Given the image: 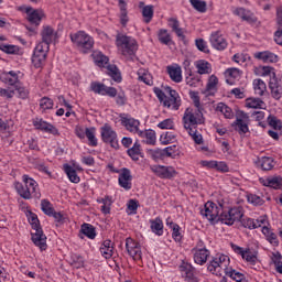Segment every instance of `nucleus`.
<instances>
[{
    "label": "nucleus",
    "instance_id": "7ed1b4c3",
    "mask_svg": "<svg viewBox=\"0 0 282 282\" xmlns=\"http://www.w3.org/2000/svg\"><path fill=\"white\" fill-rule=\"evenodd\" d=\"M230 268V257L224 253H217L207 264V270L216 276H224Z\"/></svg>",
    "mask_w": 282,
    "mask_h": 282
},
{
    "label": "nucleus",
    "instance_id": "20e7f679",
    "mask_svg": "<svg viewBox=\"0 0 282 282\" xmlns=\"http://www.w3.org/2000/svg\"><path fill=\"white\" fill-rule=\"evenodd\" d=\"M116 46L118 52L126 58H131V56L138 52V42L135 39L124 34H117Z\"/></svg>",
    "mask_w": 282,
    "mask_h": 282
},
{
    "label": "nucleus",
    "instance_id": "2f4dec72",
    "mask_svg": "<svg viewBox=\"0 0 282 282\" xmlns=\"http://www.w3.org/2000/svg\"><path fill=\"white\" fill-rule=\"evenodd\" d=\"M197 74L200 76L213 74V64L206 59H198L194 63Z\"/></svg>",
    "mask_w": 282,
    "mask_h": 282
},
{
    "label": "nucleus",
    "instance_id": "b1692460",
    "mask_svg": "<svg viewBox=\"0 0 282 282\" xmlns=\"http://www.w3.org/2000/svg\"><path fill=\"white\" fill-rule=\"evenodd\" d=\"M241 76H243V72H241L239 68L231 67L225 70L227 85H236L239 83V80H241Z\"/></svg>",
    "mask_w": 282,
    "mask_h": 282
},
{
    "label": "nucleus",
    "instance_id": "9b49d317",
    "mask_svg": "<svg viewBox=\"0 0 282 282\" xmlns=\"http://www.w3.org/2000/svg\"><path fill=\"white\" fill-rule=\"evenodd\" d=\"M250 124V116L243 111H238L236 116L235 122L231 124L239 133V135H246V133H250V128L248 127Z\"/></svg>",
    "mask_w": 282,
    "mask_h": 282
},
{
    "label": "nucleus",
    "instance_id": "0e129e2a",
    "mask_svg": "<svg viewBox=\"0 0 282 282\" xmlns=\"http://www.w3.org/2000/svg\"><path fill=\"white\" fill-rule=\"evenodd\" d=\"M140 204L137 199H130L127 204V213L128 215H138V208Z\"/></svg>",
    "mask_w": 282,
    "mask_h": 282
},
{
    "label": "nucleus",
    "instance_id": "aec40b11",
    "mask_svg": "<svg viewBox=\"0 0 282 282\" xmlns=\"http://www.w3.org/2000/svg\"><path fill=\"white\" fill-rule=\"evenodd\" d=\"M120 121L122 127L127 129L130 133H139L140 132V120L132 118L129 115H120Z\"/></svg>",
    "mask_w": 282,
    "mask_h": 282
},
{
    "label": "nucleus",
    "instance_id": "5fc2aeb1",
    "mask_svg": "<svg viewBox=\"0 0 282 282\" xmlns=\"http://www.w3.org/2000/svg\"><path fill=\"white\" fill-rule=\"evenodd\" d=\"M225 276H229V279H232V281L241 282L246 279V275L235 269L232 267H229V270H227V273H225Z\"/></svg>",
    "mask_w": 282,
    "mask_h": 282
},
{
    "label": "nucleus",
    "instance_id": "cd10ccee",
    "mask_svg": "<svg viewBox=\"0 0 282 282\" xmlns=\"http://www.w3.org/2000/svg\"><path fill=\"white\" fill-rule=\"evenodd\" d=\"M166 72L173 83H182V80H184V77L182 76V66H180V64L166 66Z\"/></svg>",
    "mask_w": 282,
    "mask_h": 282
},
{
    "label": "nucleus",
    "instance_id": "37998d69",
    "mask_svg": "<svg viewBox=\"0 0 282 282\" xmlns=\"http://www.w3.org/2000/svg\"><path fill=\"white\" fill-rule=\"evenodd\" d=\"M258 164L262 171H272L274 169V159L272 156H261Z\"/></svg>",
    "mask_w": 282,
    "mask_h": 282
},
{
    "label": "nucleus",
    "instance_id": "39448f33",
    "mask_svg": "<svg viewBox=\"0 0 282 282\" xmlns=\"http://www.w3.org/2000/svg\"><path fill=\"white\" fill-rule=\"evenodd\" d=\"M70 41L74 45H76L77 50L83 54H89L90 50H94L95 41L85 31H77L76 33H72Z\"/></svg>",
    "mask_w": 282,
    "mask_h": 282
},
{
    "label": "nucleus",
    "instance_id": "c9c22d12",
    "mask_svg": "<svg viewBox=\"0 0 282 282\" xmlns=\"http://www.w3.org/2000/svg\"><path fill=\"white\" fill-rule=\"evenodd\" d=\"M97 204H101L100 212L102 215H109L111 213V206L113 204V197L106 195L97 198Z\"/></svg>",
    "mask_w": 282,
    "mask_h": 282
},
{
    "label": "nucleus",
    "instance_id": "69168bd1",
    "mask_svg": "<svg viewBox=\"0 0 282 282\" xmlns=\"http://www.w3.org/2000/svg\"><path fill=\"white\" fill-rule=\"evenodd\" d=\"M41 208L44 212L45 215L48 217H52L54 207L52 206V203L47 199H42L41 200Z\"/></svg>",
    "mask_w": 282,
    "mask_h": 282
},
{
    "label": "nucleus",
    "instance_id": "c03bdc74",
    "mask_svg": "<svg viewBox=\"0 0 282 282\" xmlns=\"http://www.w3.org/2000/svg\"><path fill=\"white\" fill-rule=\"evenodd\" d=\"M257 75L258 76H269L270 80L271 78H276V73L274 72V67L271 66H259L256 68Z\"/></svg>",
    "mask_w": 282,
    "mask_h": 282
},
{
    "label": "nucleus",
    "instance_id": "0eeeda50",
    "mask_svg": "<svg viewBox=\"0 0 282 282\" xmlns=\"http://www.w3.org/2000/svg\"><path fill=\"white\" fill-rule=\"evenodd\" d=\"M231 250L235 251L236 254H239L248 265H257L259 263V251L250 248H242L235 243H231Z\"/></svg>",
    "mask_w": 282,
    "mask_h": 282
},
{
    "label": "nucleus",
    "instance_id": "603ef678",
    "mask_svg": "<svg viewBox=\"0 0 282 282\" xmlns=\"http://www.w3.org/2000/svg\"><path fill=\"white\" fill-rule=\"evenodd\" d=\"M159 154L161 158H174L177 156V145H170L167 148H164L163 150L159 151Z\"/></svg>",
    "mask_w": 282,
    "mask_h": 282
},
{
    "label": "nucleus",
    "instance_id": "393cba45",
    "mask_svg": "<svg viewBox=\"0 0 282 282\" xmlns=\"http://www.w3.org/2000/svg\"><path fill=\"white\" fill-rule=\"evenodd\" d=\"M137 135L141 139L143 144H149L150 147H154L158 142V137L154 130H139Z\"/></svg>",
    "mask_w": 282,
    "mask_h": 282
},
{
    "label": "nucleus",
    "instance_id": "c85d7f7f",
    "mask_svg": "<svg viewBox=\"0 0 282 282\" xmlns=\"http://www.w3.org/2000/svg\"><path fill=\"white\" fill-rule=\"evenodd\" d=\"M261 232L263 237L265 238V241L270 243V246H273V248H279V236L274 232V230L268 226H263L261 228Z\"/></svg>",
    "mask_w": 282,
    "mask_h": 282
},
{
    "label": "nucleus",
    "instance_id": "dca6fc26",
    "mask_svg": "<svg viewBox=\"0 0 282 282\" xmlns=\"http://www.w3.org/2000/svg\"><path fill=\"white\" fill-rule=\"evenodd\" d=\"M90 89L94 94H98L99 96H109V98H116V96H118V89L106 86L99 82H93Z\"/></svg>",
    "mask_w": 282,
    "mask_h": 282
},
{
    "label": "nucleus",
    "instance_id": "774afa93",
    "mask_svg": "<svg viewBox=\"0 0 282 282\" xmlns=\"http://www.w3.org/2000/svg\"><path fill=\"white\" fill-rule=\"evenodd\" d=\"M189 3L193 6L194 9L197 10V12H206V1L202 0H189Z\"/></svg>",
    "mask_w": 282,
    "mask_h": 282
},
{
    "label": "nucleus",
    "instance_id": "2eb2a0df",
    "mask_svg": "<svg viewBox=\"0 0 282 282\" xmlns=\"http://www.w3.org/2000/svg\"><path fill=\"white\" fill-rule=\"evenodd\" d=\"M126 250L133 261H142V246L133 238L126 239Z\"/></svg>",
    "mask_w": 282,
    "mask_h": 282
},
{
    "label": "nucleus",
    "instance_id": "72a5a7b5",
    "mask_svg": "<svg viewBox=\"0 0 282 282\" xmlns=\"http://www.w3.org/2000/svg\"><path fill=\"white\" fill-rule=\"evenodd\" d=\"M269 89H270L271 96H272V98H274V100H281V98H282V87L279 84L278 78L269 79Z\"/></svg>",
    "mask_w": 282,
    "mask_h": 282
},
{
    "label": "nucleus",
    "instance_id": "f8f14e48",
    "mask_svg": "<svg viewBox=\"0 0 282 282\" xmlns=\"http://www.w3.org/2000/svg\"><path fill=\"white\" fill-rule=\"evenodd\" d=\"M150 170L161 180H173L177 176V170L171 165H150Z\"/></svg>",
    "mask_w": 282,
    "mask_h": 282
},
{
    "label": "nucleus",
    "instance_id": "5701e85b",
    "mask_svg": "<svg viewBox=\"0 0 282 282\" xmlns=\"http://www.w3.org/2000/svg\"><path fill=\"white\" fill-rule=\"evenodd\" d=\"M119 186L124 188V191H131L133 184L131 183L133 176H131V171L129 169H122L119 173Z\"/></svg>",
    "mask_w": 282,
    "mask_h": 282
},
{
    "label": "nucleus",
    "instance_id": "052dcab7",
    "mask_svg": "<svg viewBox=\"0 0 282 282\" xmlns=\"http://www.w3.org/2000/svg\"><path fill=\"white\" fill-rule=\"evenodd\" d=\"M268 124L271 127V129H274V131H281L282 129L281 120L272 115L268 117Z\"/></svg>",
    "mask_w": 282,
    "mask_h": 282
},
{
    "label": "nucleus",
    "instance_id": "1a4fd4ad",
    "mask_svg": "<svg viewBox=\"0 0 282 282\" xmlns=\"http://www.w3.org/2000/svg\"><path fill=\"white\" fill-rule=\"evenodd\" d=\"M18 10L26 14V21H29V23L32 25H41V21L45 19V11L42 9H34L32 7L22 6L19 7Z\"/></svg>",
    "mask_w": 282,
    "mask_h": 282
},
{
    "label": "nucleus",
    "instance_id": "f03ea898",
    "mask_svg": "<svg viewBox=\"0 0 282 282\" xmlns=\"http://www.w3.org/2000/svg\"><path fill=\"white\" fill-rule=\"evenodd\" d=\"M22 183L15 182V191L22 197V199H32V197H35L39 199L41 197V189L39 188V183L30 177V175L24 174L22 175Z\"/></svg>",
    "mask_w": 282,
    "mask_h": 282
},
{
    "label": "nucleus",
    "instance_id": "412c9836",
    "mask_svg": "<svg viewBox=\"0 0 282 282\" xmlns=\"http://www.w3.org/2000/svg\"><path fill=\"white\" fill-rule=\"evenodd\" d=\"M209 43L214 50H218L219 52H223V50H226L228 47V42L226 41V37L221 34V31H214L212 32L209 36Z\"/></svg>",
    "mask_w": 282,
    "mask_h": 282
},
{
    "label": "nucleus",
    "instance_id": "ddd939ff",
    "mask_svg": "<svg viewBox=\"0 0 282 282\" xmlns=\"http://www.w3.org/2000/svg\"><path fill=\"white\" fill-rule=\"evenodd\" d=\"M101 140L106 144H110L112 149H118L120 144L118 143V133H116V130L111 128L109 124H105L101 127Z\"/></svg>",
    "mask_w": 282,
    "mask_h": 282
},
{
    "label": "nucleus",
    "instance_id": "bb28decb",
    "mask_svg": "<svg viewBox=\"0 0 282 282\" xmlns=\"http://www.w3.org/2000/svg\"><path fill=\"white\" fill-rule=\"evenodd\" d=\"M260 184H262V186H267L269 188H274L275 191H279L282 188V176L261 177Z\"/></svg>",
    "mask_w": 282,
    "mask_h": 282
},
{
    "label": "nucleus",
    "instance_id": "de8ad7c7",
    "mask_svg": "<svg viewBox=\"0 0 282 282\" xmlns=\"http://www.w3.org/2000/svg\"><path fill=\"white\" fill-rule=\"evenodd\" d=\"M158 39L162 45H171V43H173L171 33H169V30H165V29H160L158 31Z\"/></svg>",
    "mask_w": 282,
    "mask_h": 282
},
{
    "label": "nucleus",
    "instance_id": "338daca9",
    "mask_svg": "<svg viewBox=\"0 0 282 282\" xmlns=\"http://www.w3.org/2000/svg\"><path fill=\"white\" fill-rule=\"evenodd\" d=\"M176 139L175 134L173 132H165L161 134L160 142L162 144H171Z\"/></svg>",
    "mask_w": 282,
    "mask_h": 282
},
{
    "label": "nucleus",
    "instance_id": "4be33fe9",
    "mask_svg": "<svg viewBox=\"0 0 282 282\" xmlns=\"http://www.w3.org/2000/svg\"><path fill=\"white\" fill-rule=\"evenodd\" d=\"M31 239L34 246L40 248L41 252L47 250V236H45L43 229H35V232L31 234Z\"/></svg>",
    "mask_w": 282,
    "mask_h": 282
},
{
    "label": "nucleus",
    "instance_id": "4d7b16f0",
    "mask_svg": "<svg viewBox=\"0 0 282 282\" xmlns=\"http://www.w3.org/2000/svg\"><path fill=\"white\" fill-rule=\"evenodd\" d=\"M40 109H41L42 112H45L50 109H54V100H52L48 97H43L40 100Z\"/></svg>",
    "mask_w": 282,
    "mask_h": 282
},
{
    "label": "nucleus",
    "instance_id": "4468645a",
    "mask_svg": "<svg viewBox=\"0 0 282 282\" xmlns=\"http://www.w3.org/2000/svg\"><path fill=\"white\" fill-rule=\"evenodd\" d=\"M34 129L43 131L44 133H51V135H61L58 128L51 122L45 121L43 118H34L32 121Z\"/></svg>",
    "mask_w": 282,
    "mask_h": 282
},
{
    "label": "nucleus",
    "instance_id": "a878e982",
    "mask_svg": "<svg viewBox=\"0 0 282 282\" xmlns=\"http://www.w3.org/2000/svg\"><path fill=\"white\" fill-rule=\"evenodd\" d=\"M0 80L4 85H9L10 87H17L19 85V73L14 70L4 72L0 75Z\"/></svg>",
    "mask_w": 282,
    "mask_h": 282
},
{
    "label": "nucleus",
    "instance_id": "f3484780",
    "mask_svg": "<svg viewBox=\"0 0 282 282\" xmlns=\"http://www.w3.org/2000/svg\"><path fill=\"white\" fill-rule=\"evenodd\" d=\"M163 105L167 109L177 111V109L182 107V97H180V94L176 90L169 88V96L167 97L165 96V99L163 100Z\"/></svg>",
    "mask_w": 282,
    "mask_h": 282
},
{
    "label": "nucleus",
    "instance_id": "13d9d810",
    "mask_svg": "<svg viewBox=\"0 0 282 282\" xmlns=\"http://www.w3.org/2000/svg\"><path fill=\"white\" fill-rule=\"evenodd\" d=\"M185 83L188 87H197L199 83H202V78L198 75L189 73L188 76L185 77Z\"/></svg>",
    "mask_w": 282,
    "mask_h": 282
},
{
    "label": "nucleus",
    "instance_id": "4c0bfd02",
    "mask_svg": "<svg viewBox=\"0 0 282 282\" xmlns=\"http://www.w3.org/2000/svg\"><path fill=\"white\" fill-rule=\"evenodd\" d=\"M99 250L104 259H111L113 257V242L111 240H105Z\"/></svg>",
    "mask_w": 282,
    "mask_h": 282
},
{
    "label": "nucleus",
    "instance_id": "09e8293b",
    "mask_svg": "<svg viewBox=\"0 0 282 282\" xmlns=\"http://www.w3.org/2000/svg\"><path fill=\"white\" fill-rule=\"evenodd\" d=\"M252 85L256 96H263V94L268 91V86L265 85V82H263L262 79H254Z\"/></svg>",
    "mask_w": 282,
    "mask_h": 282
},
{
    "label": "nucleus",
    "instance_id": "3c124183",
    "mask_svg": "<svg viewBox=\"0 0 282 282\" xmlns=\"http://www.w3.org/2000/svg\"><path fill=\"white\" fill-rule=\"evenodd\" d=\"M108 75L115 80V83H122V75L116 65L107 66Z\"/></svg>",
    "mask_w": 282,
    "mask_h": 282
},
{
    "label": "nucleus",
    "instance_id": "79ce46f5",
    "mask_svg": "<svg viewBox=\"0 0 282 282\" xmlns=\"http://www.w3.org/2000/svg\"><path fill=\"white\" fill-rule=\"evenodd\" d=\"M119 8H120V23L123 28H127V23H129V13L127 12V2L124 0H119Z\"/></svg>",
    "mask_w": 282,
    "mask_h": 282
},
{
    "label": "nucleus",
    "instance_id": "9d476101",
    "mask_svg": "<svg viewBox=\"0 0 282 282\" xmlns=\"http://www.w3.org/2000/svg\"><path fill=\"white\" fill-rule=\"evenodd\" d=\"M243 217V207H232L229 210H223L220 214V221L226 226H232L235 221H241Z\"/></svg>",
    "mask_w": 282,
    "mask_h": 282
},
{
    "label": "nucleus",
    "instance_id": "e433bc0d",
    "mask_svg": "<svg viewBox=\"0 0 282 282\" xmlns=\"http://www.w3.org/2000/svg\"><path fill=\"white\" fill-rule=\"evenodd\" d=\"M150 228L156 237H162V235H164V221H162V218L160 217L150 219Z\"/></svg>",
    "mask_w": 282,
    "mask_h": 282
},
{
    "label": "nucleus",
    "instance_id": "864d4df0",
    "mask_svg": "<svg viewBox=\"0 0 282 282\" xmlns=\"http://www.w3.org/2000/svg\"><path fill=\"white\" fill-rule=\"evenodd\" d=\"M86 138L89 147H98V139L96 138V129L94 127L86 128Z\"/></svg>",
    "mask_w": 282,
    "mask_h": 282
},
{
    "label": "nucleus",
    "instance_id": "bf43d9fd",
    "mask_svg": "<svg viewBox=\"0 0 282 282\" xmlns=\"http://www.w3.org/2000/svg\"><path fill=\"white\" fill-rule=\"evenodd\" d=\"M247 202L252 204V206H263L265 204V200H263V198L257 194H248Z\"/></svg>",
    "mask_w": 282,
    "mask_h": 282
},
{
    "label": "nucleus",
    "instance_id": "6e6d98bb",
    "mask_svg": "<svg viewBox=\"0 0 282 282\" xmlns=\"http://www.w3.org/2000/svg\"><path fill=\"white\" fill-rule=\"evenodd\" d=\"M82 232L87 237L88 239H96V228L93 227L90 224H84L82 225Z\"/></svg>",
    "mask_w": 282,
    "mask_h": 282
},
{
    "label": "nucleus",
    "instance_id": "f257e3e1",
    "mask_svg": "<svg viewBox=\"0 0 282 282\" xmlns=\"http://www.w3.org/2000/svg\"><path fill=\"white\" fill-rule=\"evenodd\" d=\"M182 122L185 131L192 137L195 144H204V137L197 130L199 124H204V113L199 109L187 108L184 111Z\"/></svg>",
    "mask_w": 282,
    "mask_h": 282
},
{
    "label": "nucleus",
    "instance_id": "f704fd0d",
    "mask_svg": "<svg viewBox=\"0 0 282 282\" xmlns=\"http://www.w3.org/2000/svg\"><path fill=\"white\" fill-rule=\"evenodd\" d=\"M245 107L247 109H267L268 105L261 98L249 97L245 100Z\"/></svg>",
    "mask_w": 282,
    "mask_h": 282
},
{
    "label": "nucleus",
    "instance_id": "ea45409f",
    "mask_svg": "<svg viewBox=\"0 0 282 282\" xmlns=\"http://www.w3.org/2000/svg\"><path fill=\"white\" fill-rule=\"evenodd\" d=\"M217 85H219V78L217 75H210L206 84V93L209 96H214L217 93Z\"/></svg>",
    "mask_w": 282,
    "mask_h": 282
},
{
    "label": "nucleus",
    "instance_id": "8fccbe9b",
    "mask_svg": "<svg viewBox=\"0 0 282 282\" xmlns=\"http://www.w3.org/2000/svg\"><path fill=\"white\" fill-rule=\"evenodd\" d=\"M271 261L273 265L275 267V271L279 274H282V254L279 251L271 253Z\"/></svg>",
    "mask_w": 282,
    "mask_h": 282
},
{
    "label": "nucleus",
    "instance_id": "7c9ffc66",
    "mask_svg": "<svg viewBox=\"0 0 282 282\" xmlns=\"http://www.w3.org/2000/svg\"><path fill=\"white\" fill-rule=\"evenodd\" d=\"M253 57L257 61H262V63H279V55L270 51L256 52Z\"/></svg>",
    "mask_w": 282,
    "mask_h": 282
},
{
    "label": "nucleus",
    "instance_id": "49530a36",
    "mask_svg": "<svg viewBox=\"0 0 282 282\" xmlns=\"http://www.w3.org/2000/svg\"><path fill=\"white\" fill-rule=\"evenodd\" d=\"M216 111H218V113H221L223 116H225V118L227 119H232L235 118V112H232V108L228 107L226 104L224 102H219L216 107Z\"/></svg>",
    "mask_w": 282,
    "mask_h": 282
},
{
    "label": "nucleus",
    "instance_id": "a19ab883",
    "mask_svg": "<svg viewBox=\"0 0 282 282\" xmlns=\"http://www.w3.org/2000/svg\"><path fill=\"white\" fill-rule=\"evenodd\" d=\"M137 75L138 80L144 83V85H149L150 87L153 85V75H151L147 68H140Z\"/></svg>",
    "mask_w": 282,
    "mask_h": 282
},
{
    "label": "nucleus",
    "instance_id": "6ab92c4d",
    "mask_svg": "<svg viewBox=\"0 0 282 282\" xmlns=\"http://www.w3.org/2000/svg\"><path fill=\"white\" fill-rule=\"evenodd\" d=\"M194 263L197 265H205L206 261H208V257H210V251L206 249V247H202L197 245L192 249Z\"/></svg>",
    "mask_w": 282,
    "mask_h": 282
},
{
    "label": "nucleus",
    "instance_id": "6e6552de",
    "mask_svg": "<svg viewBox=\"0 0 282 282\" xmlns=\"http://www.w3.org/2000/svg\"><path fill=\"white\" fill-rule=\"evenodd\" d=\"M47 52H50V45L47 43L40 42L36 44L32 55V65L36 69H41V67L45 65Z\"/></svg>",
    "mask_w": 282,
    "mask_h": 282
},
{
    "label": "nucleus",
    "instance_id": "e2e57ef3",
    "mask_svg": "<svg viewBox=\"0 0 282 282\" xmlns=\"http://www.w3.org/2000/svg\"><path fill=\"white\" fill-rule=\"evenodd\" d=\"M128 155L133 160H139L140 158V142L135 141L133 147L128 149Z\"/></svg>",
    "mask_w": 282,
    "mask_h": 282
},
{
    "label": "nucleus",
    "instance_id": "473e14b6",
    "mask_svg": "<svg viewBox=\"0 0 282 282\" xmlns=\"http://www.w3.org/2000/svg\"><path fill=\"white\" fill-rule=\"evenodd\" d=\"M139 8L141 10L143 21L145 23H151V21H153V14L155 12L154 7L152 4L145 6L144 2H139Z\"/></svg>",
    "mask_w": 282,
    "mask_h": 282
},
{
    "label": "nucleus",
    "instance_id": "a211bd4d",
    "mask_svg": "<svg viewBox=\"0 0 282 282\" xmlns=\"http://www.w3.org/2000/svg\"><path fill=\"white\" fill-rule=\"evenodd\" d=\"M232 14L235 17H238V19H241V21H246V23H249L250 25H254L259 21L257 15H254L253 12L250 11V9H246L243 7H237L232 10Z\"/></svg>",
    "mask_w": 282,
    "mask_h": 282
},
{
    "label": "nucleus",
    "instance_id": "a18cd8bd",
    "mask_svg": "<svg viewBox=\"0 0 282 282\" xmlns=\"http://www.w3.org/2000/svg\"><path fill=\"white\" fill-rule=\"evenodd\" d=\"M64 171H65L69 182H72L73 184H78L80 182V176H78V174L76 173V170H74V167H72V165L65 164Z\"/></svg>",
    "mask_w": 282,
    "mask_h": 282
},
{
    "label": "nucleus",
    "instance_id": "58836bf2",
    "mask_svg": "<svg viewBox=\"0 0 282 282\" xmlns=\"http://www.w3.org/2000/svg\"><path fill=\"white\" fill-rule=\"evenodd\" d=\"M93 61L97 67H105L106 65H109V57H107L102 52L100 51H94L93 54Z\"/></svg>",
    "mask_w": 282,
    "mask_h": 282
},
{
    "label": "nucleus",
    "instance_id": "680f3d73",
    "mask_svg": "<svg viewBox=\"0 0 282 282\" xmlns=\"http://www.w3.org/2000/svg\"><path fill=\"white\" fill-rule=\"evenodd\" d=\"M156 127L162 130H166V129L173 130L175 129V121L173 120V118H167L159 122Z\"/></svg>",
    "mask_w": 282,
    "mask_h": 282
},
{
    "label": "nucleus",
    "instance_id": "c756f323",
    "mask_svg": "<svg viewBox=\"0 0 282 282\" xmlns=\"http://www.w3.org/2000/svg\"><path fill=\"white\" fill-rule=\"evenodd\" d=\"M42 42L41 43H47L48 46L51 43H54L57 39V33L54 31V29L50 25H44L41 31Z\"/></svg>",
    "mask_w": 282,
    "mask_h": 282
},
{
    "label": "nucleus",
    "instance_id": "423d86ee",
    "mask_svg": "<svg viewBox=\"0 0 282 282\" xmlns=\"http://www.w3.org/2000/svg\"><path fill=\"white\" fill-rule=\"evenodd\" d=\"M224 210V207L221 205L217 206V204L213 202H207L204 205V208L200 210V215L203 217H206V219L209 221V224H217V221H221V213Z\"/></svg>",
    "mask_w": 282,
    "mask_h": 282
}]
</instances>
